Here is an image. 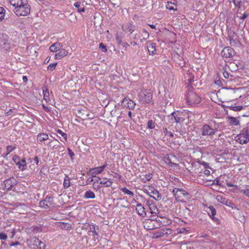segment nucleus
Listing matches in <instances>:
<instances>
[{"mask_svg": "<svg viewBox=\"0 0 249 249\" xmlns=\"http://www.w3.org/2000/svg\"><path fill=\"white\" fill-rule=\"evenodd\" d=\"M30 10L31 6L27 0H26V2H24V3L15 8L14 11L16 15L18 16H26L30 13Z\"/></svg>", "mask_w": 249, "mask_h": 249, "instance_id": "1", "label": "nucleus"}, {"mask_svg": "<svg viewBox=\"0 0 249 249\" xmlns=\"http://www.w3.org/2000/svg\"><path fill=\"white\" fill-rule=\"evenodd\" d=\"M173 193L178 201L185 202L190 198L189 194L182 189L175 188L173 190Z\"/></svg>", "mask_w": 249, "mask_h": 249, "instance_id": "2", "label": "nucleus"}, {"mask_svg": "<svg viewBox=\"0 0 249 249\" xmlns=\"http://www.w3.org/2000/svg\"><path fill=\"white\" fill-rule=\"evenodd\" d=\"M186 101L189 105H195L201 102V98L193 91H189L186 96Z\"/></svg>", "mask_w": 249, "mask_h": 249, "instance_id": "3", "label": "nucleus"}, {"mask_svg": "<svg viewBox=\"0 0 249 249\" xmlns=\"http://www.w3.org/2000/svg\"><path fill=\"white\" fill-rule=\"evenodd\" d=\"M29 246L33 249H44L45 244L36 237H31L27 240Z\"/></svg>", "mask_w": 249, "mask_h": 249, "instance_id": "4", "label": "nucleus"}, {"mask_svg": "<svg viewBox=\"0 0 249 249\" xmlns=\"http://www.w3.org/2000/svg\"><path fill=\"white\" fill-rule=\"evenodd\" d=\"M138 97L141 101L149 104L152 102L153 95L150 91L144 90L139 93Z\"/></svg>", "mask_w": 249, "mask_h": 249, "instance_id": "5", "label": "nucleus"}, {"mask_svg": "<svg viewBox=\"0 0 249 249\" xmlns=\"http://www.w3.org/2000/svg\"><path fill=\"white\" fill-rule=\"evenodd\" d=\"M236 140L240 144H244L249 141V131L247 129H244L236 137Z\"/></svg>", "mask_w": 249, "mask_h": 249, "instance_id": "6", "label": "nucleus"}, {"mask_svg": "<svg viewBox=\"0 0 249 249\" xmlns=\"http://www.w3.org/2000/svg\"><path fill=\"white\" fill-rule=\"evenodd\" d=\"M144 191L151 197L153 198L156 200L161 199V196L160 195L159 192L152 186H146L144 189Z\"/></svg>", "mask_w": 249, "mask_h": 249, "instance_id": "7", "label": "nucleus"}, {"mask_svg": "<svg viewBox=\"0 0 249 249\" xmlns=\"http://www.w3.org/2000/svg\"><path fill=\"white\" fill-rule=\"evenodd\" d=\"M149 37V32L145 29H143L142 31H140L139 34H136L134 37L135 40H140L141 43L146 41Z\"/></svg>", "mask_w": 249, "mask_h": 249, "instance_id": "8", "label": "nucleus"}, {"mask_svg": "<svg viewBox=\"0 0 249 249\" xmlns=\"http://www.w3.org/2000/svg\"><path fill=\"white\" fill-rule=\"evenodd\" d=\"M201 131L203 136H213L215 134V130L207 124L203 125Z\"/></svg>", "mask_w": 249, "mask_h": 249, "instance_id": "9", "label": "nucleus"}, {"mask_svg": "<svg viewBox=\"0 0 249 249\" xmlns=\"http://www.w3.org/2000/svg\"><path fill=\"white\" fill-rule=\"evenodd\" d=\"M53 198L51 197H46L44 200L39 202V205L44 209H48L53 204Z\"/></svg>", "mask_w": 249, "mask_h": 249, "instance_id": "10", "label": "nucleus"}, {"mask_svg": "<svg viewBox=\"0 0 249 249\" xmlns=\"http://www.w3.org/2000/svg\"><path fill=\"white\" fill-rule=\"evenodd\" d=\"M13 160L18 165V168L20 169L23 170L25 168L26 166V162L24 158L23 157L20 159L19 157H13Z\"/></svg>", "mask_w": 249, "mask_h": 249, "instance_id": "11", "label": "nucleus"}, {"mask_svg": "<svg viewBox=\"0 0 249 249\" xmlns=\"http://www.w3.org/2000/svg\"><path fill=\"white\" fill-rule=\"evenodd\" d=\"M89 234H90V233H92L91 235L93 238H95L96 236L98 237L99 236V227L98 226L96 225L93 223L89 224Z\"/></svg>", "mask_w": 249, "mask_h": 249, "instance_id": "12", "label": "nucleus"}, {"mask_svg": "<svg viewBox=\"0 0 249 249\" xmlns=\"http://www.w3.org/2000/svg\"><path fill=\"white\" fill-rule=\"evenodd\" d=\"M234 50L230 47H225L221 52L222 57L225 58H230L233 56Z\"/></svg>", "mask_w": 249, "mask_h": 249, "instance_id": "13", "label": "nucleus"}, {"mask_svg": "<svg viewBox=\"0 0 249 249\" xmlns=\"http://www.w3.org/2000/svg\"><path fill=\"white\" fill-rule=\"evenodd\" d=\"M122 105L130 109H133L136 105L135 103L128 97L124 98L122 101Z\"/></svg>", "mask_w": 249, "mask_h": 249, "instance_id": "14", "label": "nucleus"}, {"mask_svg": "<svg viewBox=\"0 0 249 249\" xmlns=\"http://www.w3.org/2000/svg\"><path fill=\"white\" fill-rule=\"evenodd\" d=\"M122 30L125 33L132 34L135 30V26L131 22H127L122 26Z\"/></svg>", "mask_w": 249, "mask_h": 249, "instance_id": "15", "label": "nucleus"}, {"mask_svg": "<svg viewBox=\"0 0 249 249\" xmlns=\"http://www.w3.org/2000/svg\"><path fill=\"white\" fill-rule=\"evenodd\" d=\"M146 45L149 54L155 55L156 53V44L151 41H148L146 42Z\"/></svg>", "mask_w": 249, "mask_h": 249, "instance_id": "16", "label": "nucleus"}, {"mask_svg": "<svg viewBox=\"0 0 249 249\" xmlns=\"http://www.w3.org/2000/svg\"><path fill=\"white\" fill-rule=\"evenodd\" d=\"M107 164L106 162L102 166L100 167H97L95 168H93L90 170V172L92 174V176L94 177L96 175L101 173L104 169L107 166Z\"/></svg>", "mask_w": 249, "mask_h": 249, "instance_id": "17", "label": "nucleus"}, {"mask_svg": "<svg viewBox=\"0 0 249 249\" xmlns=\"http://www.w3.org/2000/svg\"><path fill=\"white\" fill-rule=\"evenodd\" d=\"M16 180L14 178H9L4 181L5 189L10 190L16 184Z\"/></svg>", "mask_w": 249, "mask_h": 249, "instance_id": "18", "label": "nucleus"}, {"mask_svg": "<svg viewBox=\"0 0 249 249\" xmlns=\"http://www.w3.org/2000/svg\"><path fill=\"white\" fill-rule=\"evenodd\" d=\"M146 204L149 207V209L151 213L157 214L159 213L158 208L152 200H147Z\"/></svg>", "mask_w": 249, "mask_h": 249, "instance_id": "19", "label": "nucleus"}, {"mask_svg": "<svg viewBox=\"0 0 249 249\" xmlns=\"http://www.w3.org/2000/svg\"><path fill=\"white\" fill-rule=\"evenodd\" d=\"M49 140V136L45 133H40L37 135L36 140L39 144L45 143V141Z\"/></svg>", "mask_w": 249, "mask_h": 249, "instance_id": "20", "label": "nucleus"}, {"mask_svg": "<svg viewBox=\"0 0 249 249\" xmlns=\"http://www.w3.org/2000/svg\"><path fill=\"white\" fill-rule=\"evenodd\" d=\"M136 211L137 213L142 217H144L146 215L145 208L141 203L137 204Z\"/></svg>", "mask_w": 249, "mask_h": 249, "instance_id": "21", "label": "nucleus"}, {"mask_svg": "<svg viewBox=\"0 0 249 249\" xmlns=\"http://www.w3.org/2000/svg\"><path fill=\"white\" fill-rule=\"evenodd\" d=\"M69 53L68 51L64 49H60L59 52L55 54V59H60L65 56L68 55Z\"/></svg>", "mask_w": 249, "mask_h": 249, "instance_id": "22", "label": "nucleus"}, {"mask_svg": "<svg viewBox=\"0 0 249 249\" xmlns=\"http://www.w3.org/2000/svg\"><path fill=\"white\" fill-rule=\"evenodd\" d=\"M216 199L218 202L221 203L223 204H225L227 206H229L231 203V202L230 201L227 200V199L224 198L222 196L220 195H218L216 196Z\"/></svg>", "mask_w": 249, "mask_h": 249, "instance_id": "23", "label": "nucleus"}, {"mask_svg": "<svg viewBox=\"0 0 249 249\" xmlns=\"http://www.w3.org/2000/svg\"><path fill=\"white\" fill-rule=\"evenodd\" d=\"M62 48L60 43L56 42L53 44L50 47V50L52 52H57Z\"/></svg>", "mask_w": 249, "mask_h": 249, "instance_id": "24", "label": "nucleus"}, {"mask_svg": "<svg viewBox=\"0 0 249 249\" xmlns=\"http://www.w3.org/2000/svg\"><path fill=\"white\" fill-rule=\"evenodd\" d=\"M172 115L174 117L175 122L177 123L182 122L184 120V119L181 116L182 114L180 113H176L175 112H173Z\"/></svg>", "mask_w": 249, "mask_h": 249, "instance_id": "25", "label": "nucleus"}, {"mask_svg": "<svg viewBox=\"0 0 249 249\" xmlns=\"http://www.w3.org/2000/svg\"><path fill=\"white\" fill-rule=\"evenodd\" d=\"M43 99L45 100L46 102H49L50 101L49 91L46 87L43 88Z\"/></svg>", "mask_w": 249, "mask_h": 249, "instance_id": "26", "label": "nucleus"}, {"mask_svg": "<svg viewBox=\"0 0 249 249\" xmlns=\"http://www.w3.org/2000/svg\"><path fill=\"white\" fill-rule=\"evenodd\" d=\"M10 3L15 7H17L19 5H21L24 2H26V0H9Z\"/></svg>", "mask_w": 249, "mask_h": 249, "instance_id": "27", "label": "nucleus"}, {"mask_svg": "<svg viewBox=\"0 0 249 249\" xmlns=\"http://www.w3.org/2000/svg\"><path fill=\"white\" fill-rule=\"evenodd\" d=\"M166 8L169 10H173V11H177V5L175 4V3L171 2V1H168L166 3Z\"/></svg>", "mask_w": 249, "mask_h": 249, "instance_id": "28", "label": "nucleus"}, {"mask_svg": "<svg viewBox=\"0 0 249 249\" xmlns=\"http://www.w3.org/2000/svg\"><path fill=\"white\" fill-rule=\"evenodd\" d=\"M144 227L145 229L147 230H151L155 228V226L153 223V221L151 220H148L144 223Z\"/></svg>", "mask_w": 249, "mask_h": 249, "instance_id": "29", "label": "nucleus"}, {"mask_svg": "<svg viewBox=\"0 0 249 249\" xmlns=\"http://www.w3.org/2000/svg\"><path fill=\"white\" fill-rule=\"evenodd\" d=\"M99 183L101 186H102V187H110L112 185L113 182L110 179H108L107 180H103L100 181Z\"/></svg>", "mask_w": 249, "mask_h": 249, "instance_id": "30", "label": "nucleus"}, {"mask_svg": "<svg viewBox=\"0 0 249 249\" xmlns=\"http://www.w3.org/2000/svg\"><path fill=\"white\" fill-rule=\"evenodd\" d=\"M83 115H85V116H83L85 120H91L95 118L94 113L91 112H89L87 111H86L85 114H83Z\"/></svg>", "mask_w": 249, "mask_h": 249, "instance_id": "31", "label": "nucleus"}, {"mask_svg": "<svg viewBox=\"0 0 249 249\" xmlns=\"http://www.w3.org/2000/svg\"><path fill=\"white\" fill-rule=\"evenodd\" d=\"M209 211H207V213L209 216H215L216 213L215 209L213 206H210L208 207Z\"/></svg>", "mask_w": 249, "mask_h": 249, "instance_id": "32", "label": "nucleus"}, {"mask_svg": "<svg viewBox=\"0 0 249 249\" xmlns=\"http://www.w3.org/2000/svg\"><path fill=\"white\" fill-rule=\"evenodd\" d=\"M168 234L167 232H165V230H161V231L155 233L154 234V237L155 238H158L160 237H163L164 235Z\"/></svg>", "mask_w": 249, "mask_h": 249, "instance_id": "33", "label": "nucleus"}, {"mask_svg": "<svg viewBox=\"0 0 249 249\" xmlns=\"http://www.w3.org/2000/svg\"><path fill=\"white\" fill-rule=\"evenodd\" d=\"M229 123L233 125H238L239 124V121L236 118L233 117H229Z\"/></svg>", "mask_w": 249, "mask_h": 249, "instance_id": "34", "label": "nucleus"}, {"mask_svg": "<svg viewBox=\"0 0 249 249\" xmlns=\"http://www.w3.org/2000/svg\"><path fill=\"white\" fill-rule=\"evenodd\" d=\"M84 197L87 199V198H94L95 197V195L92 191H91L90 190H89V191H87V192H86L85 195H84Z\"/></svg>", "mask_w": 249, "mask_h": 249, "instance_id": "35", "label": "nucleus"}, {"mask_svg": "<svg viewBox=\"0 0 249 249\" xmlns=\"http://www.w3.org/2000/svg\"><path fill=\"white\" fill-rule=\"evenodd\" d=\"M228 107L232 110L235 111H239L243 109V106H236L235 104L234 105H231V106H228Z\"/></svg>", "mask_w": 249, "mask_h": 249, "instance_id": "36", "label": "nucleus"}, {"mask_svg": "<svg viewBox=\"0 0 249 249\" xmlns=\"http://www.w3.org/2000/svg\"><path fill=\"white\" fill-rule=\"evenodd\" d=\"M186 81H187L189 84H191L194 81V75L190 73H187V75L185 77Z\"/></svg>", "mask_w": 249, "mask_h": 249, "instance_id": "37", "label": "nucleus"}, {"mask_svg": "<svg viewBox=\"0 0 249 249\" xmlns=\"http://www.w3.org/2000/svg\"><path fill=\"white\" fill-rule=\"evenodd\" d=\"M71 186V182L70 178L68 176H66L63 182V186L64 188H68Z\"/></svg>", "mask_w": 249, "mask_h": 249, "instance_id": "38", "label": "nucleus"}, {"mask_svg": "<svg viewBox=\"0 0 249 249\" xmlns=\"http://www.w3.org/2000/svg\"><path fill=\"white\" fill-rule=\"evenodd\" d=\"M121 190L124 193V194L128 195L130 196H133L134 193L129 190H128L126 187H123L121 189Z\"/></svg>", "mask_w": 249, "mask_h": 249, "instance_id": "39", "label": "nucleus"}, {"mask_svg": "<svg viewBox=\"0 0 249 249\" xmlns=\"http://www.w3.org/2000/svg\"><path fill=\"white\" fill-rule=\"evenodd\" d=\"M152 174L151 173H148L145 176L142 178V180L144 182H146L151 179V178H152Z\"/></svg>", "mask_w": 249, "mask_h": 249, "instance_id": "40", "label": "nucleus"}, {"mask_svg": "<svg viewBox=\"0 0 249 249\" xmlns=\"http://www.w3.org/2000/svg\"><path fill=\"white\" fill-rule=\"evenodd\" d=\"M56 132L60 135L64 139L65 141H67V135L66 133L63 132L62 130L60 129H57L56 130Z\"/></svg>", "mask_w": 249, "mask_h": 249, "instance_id": "41", "label": "nucleus"}, {"mask_svg": "<svg viewBox=\"0 0 249 249\" xmlns=\"http://www.w3.org/2000/svg\"><path fill=\"white\" fill-rule=\"evenodd\" d=\"M5 10L3 7H0V21L2 20L5 17Z\"/></svg>", "mask_w": 249, "mask_h": 249, "instance_id": "42", "label": "nucleus"}, {"mask_svg": "<svg viewBox=\"0 0 249 249\" xmlns=\"http://www.w3.org/2000/svg\"><path fill=\"white\" fill-rule=\"evenodd\" d=\"M240 190H241L238 188V186L236 185L230 189L229 191L231 193H238L239 192H240Z\"/></svg>", "mask_w": 249, "mask_h": 249, "instance_id": "43", "label": "nucleus"}, {"mask_svg": "<svg viewBox=\"0 0 249 249\" xmlns=\"http://www.w3.org/2000/svg\"><path fill=\"white\" fill-rule=\"evenodd\" d=\"M16 149V147L15 146L12 145H9L7 147L6 150H7V153L6 156L10 154L11 152L13 151Z\"/></svg>", "mask_w": 249, "mask_h": 249, "instance_id": "44", "label": "nucleus"}, {"mask_svg": "<svg viewBox=\"0 0 249 249\" xmlns=\"http://www.w3.org/2000/svg\"><path fill=\"white\" fill-rule=\"evenodd\" d=\"M147 127L149 129H153L155 127V124L152 120L148 121Z\"/></svg>", "mask_w": 249, "mask_h": 249, "instance_id": "45", "label": "nucleus"}, {"mask_svg": "<svg viewBox=\"0 0 249 249\" xmlns=\"http://www.w3.org/2000/svg\"><path fill=\"white\" fill-rule=\"evenodd\" d=\"M164 160L165 162L167 164H171V166H172V164H174V163L171 161V160L169 159V157H164Z\"/></svg>", "mask_w": 249, "mask_h": 249, "instance_id": "46", "label": "nucleus"}, {"mask_svg": "<svg viewBox=\"0 0 249 249\" xmlns=\"http://www.w3.org/2000/svg\"><path fill=\"white\" fill-rule=\"evenodd\" d=\"M99 48L103 52L106 53L107 52V48L103 43H100Z\"/></svg>", "mask_w": 249, "mask_h": 249, "instance_id": "47", "label": "nucleus"}, {"mask_svg": "<svg viewBox=\"0 0 249 249\" xmlns=\"http://www.w3.org/2000/svg\"><path fill=\"white\" fill-rule=\"evenodd\" d=\"M222 73H223V76L225 78L228 79V78H229V76H230V74L228 72V71H226V68H223Z\"/></svg>", "mask_w": 249, "mask_h": 249, "instance_id": "48", "label": "nucleus"}, {"mask_svg": "<svg viewBox=\"0 0 249 249\" xmlns=\"http://www.w3.org/2000/svg\"><path fill=\"white\" fill-rule=\"evenodd\" d=\"M115 38L118 44L121 45L123 43L122 37L117 34L116 35Z\"/></svg>", "mask_w": 249, "mask_h": 249, "instance_id": "49", "label": "nucleus"}, {"mask_svg": "<svg viewBox=\"0 0 249 249\" xmlns=\"http://www.w3.org/2000/svg\"><path fill=\"white\" fill-rule=\"evenodd\" d=\"M56 65L57 63L51 64L48 66V69L51 71H53L55 69Z\"/></svg>", "mask_w": 249, "mask_h": 249, "instance_id": "50", "label": "nucleus"}, {"mask_svg": "<svg viewBox=\"0 0 249 249\" xmlns=\"http://www.w3.org/2000/svg\"><path fill=\"white\" fill-rule=\"evenodd\" d=\"M240 192L249 197V189H242L240 190Z\"/></svg>", "mask_w": 249, "mask_h": 249, "instance_id": "51", "label": "nucleus"}, {"mask_svg": "<svg viewBox=\"0 0 249 249\" xmlns=\"http://www.w3.org/2000/svg\"><path fill=\"white\" fill-rule=\"evenodd\" d=\"M210 217L213 220V221L216 223L217 224H219L220 223V220L218 218L215 217V216H210Z\"/></svg>", "mask_w": 249, "mask_h": 249, "instance_id": "52", "label": "nucleus"}, {"mask_svg": "<svg viewBox=\"0 0 249 249\" xmlns=\"http://www.w3.org/2000/svg\"><path fill=\"white\" fill-rule=\"evenodd\" d=\"M7 238V235L6 233L1 232L0 233V239L5 240Z\"/></svg>", "mask_w": 249, "mask_h": 249, "instance_id": "53", "label": "nucleus"}, {"mask_svg": "<svg viewBox=\"0 0 249 249\" xmlns=\"http://www.w3.org/2000/svg\"><path fill=\"white\" fill-rule=\"evenodd\" d=\"M98 184V182L97 181V182H95L94 183V184H93V187L94 188V189H96L97 190L99 189V188L102 187V186H101L100 184Z\"/></svg>", "mask_w": 249, "mask_h": 249, "instance_id": "54", "label": "nucleus"}, {"mask_svg": "<svg viewBox=\"0 0 249 249\" xmlns=\"http://www.w3.org/2000/svg\"><path fill=\"white\" fill-rule=\"evenodd\" d=\"M60 226H61L62 228H67L68 229H71V226L69 224H60Z\"/></svg>", "mask_w": 249, "mask_h": 249, "instance_id": "55", "label": "nucleus"}, {"mask_svg": "<svg viewBox=\"0 0 249 249\" xmlns=\"http://www.w3.org/2000/svg\"><path fill=\"white\" fill-rule=\"evenodd\" d=\"M42 107L43 109L46 111V112H50L51 111V108L50 107H48L47 106H46L45 105H42Z\"/></svg>", "mask_w": 249, "mask_h": 249, "instance_id": "56", "label": "nucleus"}, {"mask_svg": "<svg viewBox=\"0 0 249 249\" xmlns=\"http://www.w3.org/2000/svg\"><path fill=\"white\" fill-rule=\"evenodd\" d=\"M178 231L179 233H184L185 231H186L187 230L184 228H181L178 229Z\"/></svg>", "mask_w": 249, "mask_h": 249, "instance_id": "57", "label": "nucleus"}, {"mask_svg": "<svg viewBox=\"0 0 249 249\" xmlns=\"http://www.w3.org/2000/svg\"><path fill=\"white\" fill-rule=\"evenodd\" d=\"M80 5H81V2H78V1L75 2L74 3V6L76 8H78V9H79V8L80 7Z\"/></svg>", "mask_w": 249, "mask_h": 249, "instance_id": "58", "label": "nucleus"}, {"mask_svg": "<svg viewBox=\"0 0 249 249\" xmlns=\"http://www.w3.org/2000/svg\"><path fill=\"white\" fill-rule=\"evenodd\" d=\"M121 45L123 46V47L126 48L128 46H129V44L126 42H123V43L121 44Z\"/></svg>", "mask_w": 249, "mask_h": 249, "instance_id": "59", "label": "nucleus"}, {"mask_svg": "<svg viewBox=\"0 0 249 249\" xmlns=\"http://www.w3.org/2000/svg\"><path fill=\"white\" fill-rule=\"evenodd\" d=\"M226 185L227 186L230 187H233L235 186H236V185H234V184H233L230 182H227L226 183Z\"/></svg>", "mask_w": 249, "mask_h": 249, "instance_id": "60", "label": "nucleus"}, {"mask_svg": "<svg viewBox=\"0 0 249 249\" xmlns=\"http://www.w3.org/2000/svg\"><path fill=\"white\" fill-rule=\"evenodd\" d=\"M85 11V9L84 7H83L82 8H81V9L79 8L78 9V12L79 13L84 12Z\"/></svg>", "mask_w": 249, "mask_h": 249, "instance_id": "61", "label": "nucleus"}, {"mask_svg": "<svg viewBox=\"0 0 249 249\" xmlns=\"http://www.w3.org/2000/svg\"><path fill=\"white\" fill-rule=\"evenodd\" d=\"M19 244V243H18V242H13L11 244L10 246L12 247V246L18 245Z\"/></svg>", "mask_w": 249, "mask_h": 249, "instance_id": "62", "label": "nucleus"}, {"mask_svg": "<svg viewBox=\"0 0 249 249\" xmlns=\"http://www.w3.org/2000/svg\"><path fill=\"white\" fill-rule=\"evenodd\" d=\"M248 17V15H247L246 14L244 13L242 17L240 18L241 19L244 20V19H245L247 17Z\"/></svg>", "mask_w": 249, "mask_h": 249, "instance_id": "63", "label": "nucleus"}, {"mask_svg": "<svg viewBox=\"0 0 249 249\" xmlns=\"http://www.w3.org/2000/svg\"><path fill=\"white\" fill-rule=\"evenodd\" d=\"M22 79L24 82H27L28 81L27 77L26 76H23Z\"/></svg>", "mask_w": 249, "mask_h": 249, "instance_id": "64", "label": "nucleus"}]
</instances>
